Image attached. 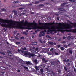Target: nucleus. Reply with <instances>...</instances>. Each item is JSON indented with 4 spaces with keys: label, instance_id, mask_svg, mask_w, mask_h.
I'll return each mask as SVG.
<instances>
[{
    "label": "nucleus",
    "instance_id": "obj_1",
    "mask_svg": "<svg viewBox=\"0 0 76 76\" xmlns=\"http://www.w3.org/2000/svg\"><path fill=\"white\" fill-rule=\"evenodd\" d=\"M0 22L1 23H6L8 24L2 23L1 25L2 26L6 27V28H11V27L13 26H16L18 28L20 29H24V27H23V25L24 26H27V29H31V28H34L35 24L33 23H28L27 20L25 21L24 23V20H23L21 22H18L14 21L12 20H4L3 19H0Z\"/></svg>",
    "mask_w": 76,
    "mask_h": 76
},
{
    "label": "nucleus",
    "instance_id": "obj_2",
    "mask_svg": "<svg viewBox=\"0 0 76 76\" xmlns=\"http://www.w3.org/2000/svg\"><path fill=\"white\" fill-rule=\"evenodd\" d=\"M39 24L40 26L39 28H42L44 29H48V32H53L55 31L57 29L58 31H60L61 32L66 31L67 32V24L63 23H58L57 26L55 27L54 26H51V28L49 26V25L47 23H40L39 20Z\"/></svg>",
    "mask_w": 76,
    "mask_h": 76
},
{
    "label": "nucleus",
    "instance_id": "obj_3",
    "mask_svg": "<svg viewBox=\"0 0 76 76\" xmlns=\"http://www.w3.org/2000/svg\"><path fill=\"white\" fill-rule=\"evenodd\" d=\"M70 24H72V25H71L70 24H67V29H71L73 27H76V23H72L71 22H70Z\"/></svg>",
    "mask_w": 76,
    "mask_h": 76
},
{
    "label": "nucleus",
    "instance_id": "obj_4",
    "mask_svg": "<svg viewBox=\"0 0 76 76\" xmlns=\"http://www.w3.org/2000/svg\"><path fill=\"white\" fill-rule=\"evenodd\" d=\"M58 10H60V11L59 12V13L60 14H61V12H61V11H65V10H64L63 8H58Z\"/></svg>",
    "mask_w": 76,
    "mask_h": 76
},
{
    "label": "nucleus",
    "instance_id": "obj_5",
    "mask_svg": "<svg viewBox=\"0 0 76 76\" xmlns=\"http://www.w3.org/2000/svg\"><path fill=\"white\" fill-rule=\"evenodd\" d=\"M26 63L27 65H28V66H29L30 65H32V63L30 61H26Z\"/></svg>",
    "mask_w": 76,
    "mask_h": 76
},
{
    "label": "nucleus",
    "instance_id": "obj_6",
    "mask_svg": "<svg viewBox=\"0 0 76 76\" xmlns=\"http://www.w3.org/2000/svg\"><path fill=\"white\" fill-rule=\"evenodd\" d=\"M26 56L28 58H31V54L30 53H28Z\"/></svg>",
    "mask_w": 76,
    "mask_h": 76
},
{
    "label": "nucleus",
    "instance_id": "obj_7",
    "mask_svg": "<svg viewBox=\"0 0 76 76\" xmlns=\"http://www.w3.org/2000/svg\"><path fill=\"white\" fill-rule=\"evenodd\" d=\"M10 57H9V58L11 60H12L13 58H14V56H13L12 55H10Z\"/></svg>",
    "mask_w": 76,
    "mask_h": 76
},
{
    "label": "nucleus",
    "instance_id": "obj_8",
    "mask_svg": "<svg viewBox=\"0 0 76 76\" xmlns=\"http://www.w3.org/2000/svg\"><path fill=\"white\" fill-rule=\"evenodd\" d=\"M55 62L57 64H58V63H60V61H58V59H56V58H55Z\"/></svg>",
    "mask_w": 76,
    "mask_h": 76
},
{
    "label": "nucleus",
    "instance_id": "obj_9",
    "mask_svg": "<svg viewBox=\"0 0 76 76\" xmlns=\"http://www.w3.org/2000/svg\"><path fill=\"white\" fill-rule=\"evenodd\" d=\"M35 69H36V70L38 71V70H39V67L38 66H34Z\"/></svg>",
    "mask_w": 76,
    "mask_h": 76
},
{
    "label": "nucleus",
    "instance_id": "obj_10",
    "mask_svg": "<svg viewBox=\"0 0 76 76\" xmlns=\"http://www.w3.org/2000/svg\"><path fill=\"white\" fill-rule=\"evenodd\" d=\"M34 62L35 63V64H38V61L36 59L34 60Z\"/></svg>",
    "mask_w": 76,
    "mask_h": 76
},
{
    "label": "nucleus",
    "instance_id": "obj_11",
    "mask_svg": "<svg viewBox=\"0 0 76 76\" xmlns=\"http://www.w3.org/2000/svg\"><path fill=\"white\" fill-rule=\"evenodd\" d=\"M25 62V61H23L22 60H21V64H26V63Z\"/></svg>",
    "mask_w": 76,
    "mask_h": 76
},
{
    "label": "nucleus",
    "instance_id": "obj_12",
    "mask_svg": "<svg viewBox=\"0 0 76 76\" xmlns=\"http://www.w3.org/2000/svg\"><path fill=\"white\" fill-rule=\"evenodd\" d=\"M51 76H55V75L56 74H55V73L54 72H51Z\"/></svg>",
    "mask_w": 76,
    "mask_h": 76
},
{
    "label": "nucleus",
    "instance_id": "obj_13",
    "mask_svg": "<svg viewBox=\"0 0 76 76\" xmlns=\"http://www.w3.org/2000/svg\"><path fill=\"white\" fill-rule=\"evenodd\" d=\"M7 53H8V55L9 56H10V54H11V52L9 50H8L7 51Z\"/></svg>",
    "mask_w": 76,
    "mask_h": 76
},
{
    "label": "nucleus",
    "instance_id": "obj_14",
    "mask_svg": "<svg viewBox=\"0 0 76 76\" xmlns=\"http://www.w3.org/2000/svg\"><path fill=\"white\" fill-rule=\"evenodd\" d=\"M40 33L41 34H42V36H44L45 35V33H44V31H42L41 32H40Z\"/></svg>",
    "mask_w": 76,
    "mask_h": 76
},
{
    "label": "nucleus",
    "instance_id": "obj_15",
    "mask_svg": "<svg viewBox=\"0 0 76 76\" xmlns=\"http://www.w3.org/2000/svg\"><path fill=\"white\" fill-rule=\"evenodd\" d=\"M40 72H41V74H44V73H43V72H44V69H40Z\"/></svg>",
    "mask_w": 76,
    "mask_h": 76
},
{
    "label": "nucleus",
    "instance_id": "obj_16",
    "mask_svg": "<svg viewBox=\"0 0 76 76\" xmlns=\"http://www.w3.org/2000/svg\"><path fill=\"white\" fill-rule=\"evenodd\" d=\"M28 52L27 51H26L24 52V55H25V56H27V55H28Z\"/></svg>",
    "mask_w": 76,
    "mask_h": 76
},
{
    "label": "nucleus",
    "instance_id": "obj_17",
    "mask_svg": "<svg viewBox=\"0 0 76 76\" xmlns=\"http://www.w3.org/2000/svg\"><path fill=\"white\" fill-rule=\"evenodd\" d=\"M72 32L74 33H76V29H73L71 30Z\"/></svg>",
    "mask_w": 76,
    "mask_h": 76
},
{
    "label": "nucleus",
    "instance_id": "obj_18",
    "mask_svg": "<svg viewBox=\"0 0 76 76\" xmlns=\"http://www.w3.org/2000/svg\"><path fill=\"white\" fill-rule=\"evenodd\" d=\"M21 66L23 67L24 69H27V70H28V68L27 67L24 66L23 65H21Z\"/></svg>",
    "mask_w": 76,
    "mask_h": 76
},
{
    "label": "nucleus",
    "instance_id": "obj_19",
    "mask_svg": "<svg viewBox=\"0 0 76 76\" xmlns=\"http://www.w3.org/2000/svg\"><path fill=\"white\" fill-rule=\"evenodd\" d=\"M47 49H45L43 50V52L44 53H47Z\"/></svg>",
    "mask_w": 76,
    "mask_h": 76
},
{
    "label": "nucleus",
    "instance_id": "obj_20",
    "mask_svg": "<svg viewBox=\"0 0 76 76\" xmlns=\"http://www.w3.org/2000/svg\"><path fill=\"white\" fill-rule=\"evenodd\" d=\"M48 43L49 44H50V45H53L54 44V43L51 42H48Z\"/></svg>",
    "mask_w": 76,
    "mask_h": 76
},
{
    "label": "nucleus",
    "instance_id": "obj_21",
    "mask_svg": "<svg viewBox=\"0 0 76 76\" xmlns=\"http://www.w3.org/2000/svg\"><path fill=\"white\" fill-rule=\"evenodd\" d=\"M18 9L19 10H22L24 9V8H20Z\"/></svg>",
    "mask_w": 76,
    "mask_h": 76
},
{
    "label": "nucleus",
    "instance_id": "obj_22",
    "mask_svg": "<svg viewBox=\"0 0 76 76\" xmlns=\"http://www.w3.org/2000/svg\"><path fill=\"white\" fill-rule=\"evenodd\" d=\"M69 53H70V54H72L73 53V51L72 50H69Z\"/></svg>",
    "mask_w": 76,
    "mask_h": 76
},
{
    "label": "nucleus",
    "instance_id": "obj_23",
    "mask_svg": "<svg viewBox=\"0 0 76 76\" xmlns=\"http://www.w3.org/2000/svg\"><path fill=\"white\" fill-rule=\"evenodd\" d=\"M66 4V3H63V4H61V6H65V5Z\"/></svg>",
    "mask_w": 76,
    "mask_h": 76
},
{
    "label": "nucleus",
    "instance_id": "obj_24",
    "mask_svg": "<svg viewBox=\"0 0 76 76\" xmlns=\"http://www.w3.org/2000/svg\"><path fill=\"white\" fill-rule=\"evenodd\" d=\"M23 34L25 35H28V33H26L25 32H23Z\"/></svg>",
    "mask_w": 76,
    "mask_h": 76
},
{
    "label": "nucleus",
    "instance_id": "obj_25",
    "mask_svg": "<svg viewBox=\"0 0 76 76\" xmlns=\"http://www.w3.org/2000/svg\"><path fill=\"white\" fill-rule=\"evenodd\" d=\"M13 12L15 13V14L17 15V11H16V10L13 11Z\"/></svg>",
    "mask_w": 76,
    "mask_h": 76
},
{
    "label": "nucleus",
    "instance_id": "obj_26",
    "mask_svg": "<svg viewBox=\"0 0 76 76\" xmlns=\"http://www.w3.org/2000/svg\"><path fill=\"white\" fill-rule=\"evenodd\" d=\"M69 1L70 2H72V3H73L75 2V0H69Z\"/></svg>",
    "mask_w": 76,
    "mask_h": 76
},
{
    "label": "nucleus",
    "instance_id": "obj_27",
    "mask_svg": "<svg viewBox=\"0 0 76 76\" xmlns=\"http://www.w3.org/2000/svg\"><path fill=\"white\" fill-rule=\"evenodd\" d=\"M31 57H35L36 56V55H35V54H32L31 55Z\"/></svg>",
    "mask_w": 76,
    "mask_h": 76
},
{
    "label": "nucleus",
    "instance_id": "obj_28",
    "mask_svg": "<svg viewBox=\"0 0 76 76\" xmlns=\"http://www.w3.org/2000/svg\"><path fill=\"white\" fill-rule=\"evenodd\" d=\"M54 61H53V62H51V65H52V66L54 65Z\"/></svg>",
    "mask_w": 76,
    "mask_h": 76
},
{
    "label": "nucleus",
    "instance_id": "obj_29",
    "mask_svg": "<svg viewBox=\"0 0 76 76\" xmlns=\"http://www.w3.org/2000/svg\"><path fill=\"white\" fill-rule=\"evenodd\" d=\"M0 54H3V55H5V54L3 52H0Z\"/></svg>",
    "mask_w": 76,
    "mask_h": 76
},
{
    "label": "nucleus",
    "instance_id": "obj_30",
    "mask_svg": "<svg viewBox=\"0 0 76 76\" xmlns=\"http://www.w3.org/2000/svg\"><path fill=\"white\" fill-rule=\"evenodd\" d=\"M20 42H17L15 43V44H17V45H18V44H20Z\"/></svg>",
    "mask_w": 76,
    "mask_h": 76
},
{
    "label": "nucleus",
    "instance_id": "obj_31",
    "mask_svg": "<svg viewBox=\"0 0 76 76\" xmlns=\"http://www.w3.org/2000/svg\"><path fill=\"white\" fill-rule=\"evenodd\" d=\"M47 54L48 55H51L52 54V53L51 52H48Z\"/></svg>",
    "mask_w": 76,
    "mask_h": 76
},
{
    "label": "nucleus",
    "instance_id": "obj_32",
    "mask_svg": "<svg viewBox=\"0 0 76 76\" xmlns=\"http://www.w3.org/2000/svg\"><path fill=\"white\" fill-rule=\"evenodd\" d=\"M39 7H43V6H44V4L39 5Z\"/></svg>",
    "mask_w": 76,
    "mask_h": 76
},
{
    "label": "nucleus",
    "instance_id": "obj_33",
    "mask_svg": "<svg viewBox=\"0 0 76 76\" xmlns=\"http://www.w3.org/2000/svg\"><path fill=\"white\" fill-rule=\"evenodd\" d=\"M14 3H19L18 1H15L14 2Z\"/></svg>",
    "mask_w": 76,
    "mask_h": 76
},
{
    "label": "nucleus",
    "instance_id": "obj_34",
    "mask_svg": "<svg viewBox=\"0 0 76 76\" xmlns=\"http://www.w3.org/2000/svg\"><path fill=\"white\" fill-rule=\"evenodd\" d=\"M67 38L68 39H70L71 38V37H70V36H69Z\"/></svg>",
    "mask_w": 76,
    "mask_h": 76
},
{
    "label": "nucleus",
    "instance_id": "obj_35",
    "mask_svg": "<svg viewBox=\"0 0 76 76\" xmlns=\"http://www.w3.org/2000/svg\"><path fill=\"white\" fill-rule=\"evenodd\" d=\"M51 17H48L47 18V19H48V20H51Z\"/></svg>",
    "mask_w": 76,
    "mask_h": 76
},
{
    "label": "nucleus",
    "instance_id": "obj_36",
    "mask_svg": "<svg viewBox=\"0 0 76 76\" xmlns=\"http://www.w3.org/2000/svg\"><path fill=\"white\" fill-rule=\"evenodd\" d=\"M34 44L35 45H37V42H34Z\"/></svg>",
    "mask_w": 76,
    "mask_h": 76
},
{
    "label": "nucleus",
    "instance_id": "obj_37",
    "mask_svg": "<svg viewBox=\"0 0 76 76\" xmlns=\"http://www.w3.org/2000/svg\"><path fill=\"white\" fill-rule=\"evenodd\" d=\"M1 10H2V11H6V9L4 8L2 9Z\"/></svg>",
    "mask_w": 76,
    "mask_h": 76
},
{
    "label": "nucleus",
    "instance_id": "obj_38",
    "mask_svg": "<svg viewBox=\"0 0 76 76\" xmlns=\"http://www.w3.org/2000/svg\"><path fill=\"white\" fill-rule=\"evenodd\" d=\"M46 37H47V38H51V37L48 35L46 36Z\"/></svg>",
    "mask_w": 76,
    "mask_h": 76
},
{
    "label": "nucleus",
    "instance_id": "obj_39",
    "mask_svg": "<svg viewBox=\"0 0 76 76\" xmlns=\"http://www.w3.org/2000/svg\"><path fill=\"white\" fill-rule=\"evenodd\" d=\"M39 41L40 42H41V43H42V41H41V39H39Z\"/></svg>",
    "mask_w": 76,
    "mask_h": 76
},
{
    "label": "nucleus",
    "instance_id": "obj_40",
    "mask_svg": "<svg viewBox=\"0 0 76 76\" xmlns=\"http://www.w3.org/2000/svg\"><path fill=\"white\" fill-rule=\"evenodd\" d=\"M25 13H21V14H20V15L22 16L23 15H25Z\"/></svg>",
    "mask_w": 76,
    "mask_h": 76
},
{
    "label": "nucleus",
    "instance_id": "obj_41",
    "mask_svg": "<svg viewBox=\"0 0 76 76\" xmlns=\"http://www.w3.org/2000/svg\"><path fill=\"white\" fill-rule=\"evenodd\" d=\"M38 3H39V1H36L35 2V4H38Z\"/></svg>",
    "mask_w": 76,
    "mask_h": 76
},
{
    "label": "nucleus",
    "instance_id": "obj_42",
    "mask_svg": "<svg viewBox=\"0 0 76 76\" xmlns=\"http://www.w3.org/2000/svg\"><path fill=\"white\" fill-rule=\"evenodd\" d=\"M47 73H48V74L49 73H50V71H47Z\"/></svg>",
    "mask_w": 76,
    "mask_h": 76
},
{
    "label": "nucleus",
    "instance_id": "obj_43",
    "mask_svg": "<svg viewBox=\"0 0 76 76\" xmlns=\"http://www.w3.org/2000/svg\"><path fill=\"white\" fill-rule=\"evenodd\" d=\"M54 50V49L53 48H52L50 50V51H53Z\"/></svg>",
    "mask_w": 76,
    "mask_h": 76
},
{
    "label": "nucleus",
    "instance_id": "obj_44",
    "mask_svg": "<svg viewBox=\"0 0 76 76\" xmlns=\"http://www.w3.org/2000/svg\"><path fill=\"white\" fill-rule=\"evenodd\" d=\"M14 37L15 38V39H17V40H18V39H19L18 38L16 37L15 36H14Z\"/></svg>",
    "mask_w": 76,
    "mask_h": 76
},
{
    "label": "nucleus",
    "instance_id": "obj_45",
    "mask_svg": "<svg viewBox=\"0 0 76 76\" xmlns=\"http://www.w3.org/2000/svg\"><path fill=\"white\" fill-rule=\"evenodd\" d=\"M51 53H52V54H55V53H54V52H53V51H51Z\"/></svg>",
    "mask_w": 76,
    "mask_h": 76
},
{
    "label": "nucleus",
    "instance_id": "obj_46",
    "mask_svg": "<svg viewBox=\"0 0 76 76\" xmlns=\"http://www.w3.org/2000/svg\"><path fill=\"white\" fill-rule=\"evenodd\" d=\"M61 50H62V51H63V50H64V48H63L62 47L61 48Z\"/></svg>",
    "mask_w": 76,
    "mask_h": 76
},
{
    "label": "nucleus",
    "instance_id": "obj_47",
    "mask_svg": "<svg viewBox=\"0 0 76 76\" xmlns=\"http://www.w3.org/2000/svg\"><path fill=\"white\" fill-rule=\"evenodd\" d=\"M74 71L75 72V73H76V68H74Z\"/></svg>",
    "mask_w": 76,
    "mask_h": 76
},
{
    "label": "nucleus",
    "instance_id": "obj_48",
    "mask_svg": "<svg viewBox=\"0 0 76 76\" xmlns=\"http://www.w3.org/2000/svg\"><path fill=\"white\" fill-rule=\"evenodd\" d=\"M64 69L66 71H67V68L65 66L64 67Z\"/></svg>",
    "mask_w": 76,
    "mask_h": 76
},
{
    "label": "nucleus",
    "instance_id": "obj_49",
    "mask_svg": "<svg viewBox=\"0 0 76 76\" xmlns=\"http://www.w3.org/2000/svg\"><path fill=\"white\" fill-rule=\"evenodd\" d=\"M55 55H58V54L57 53L55 52Z\"/></svg>",
    "mask_w": 76,
    "mask_h": 76
},
{
    "label": "nucleus",
    "instance_id": "obj_50",
    "mask_svg": "<svg viewBox=\"0 0 76 76\" xmlns=\"http://www.w3.org/2000/svg\"><path fill=\"white\" fill-rule=\"evenodd\" d=\"M39 37H41V34H39Z\"/></svg>",
    "mask_w": 76,
    "mask_h": 76
},
{
    "label": "nucleus",
    "instance_id": "obj_51",
    "mask_svg": "<svg viewBox=\"0 0 76 76\" xmlns=\"http://www.w3.org/2000/svg\"><path fill=\"white\" fill-rule=\"evenodd\" d=\"M55 15H56V16H58V14H57V13H55Z\"/></svg>",
    "mask_w": 76,
    "mask_h": 76
},
{
    "label": "nucleus",
    "instance_id": "obj_52",
    "mask_svg": "<svg viewBox=\"0 0 76 76\" xmlns=\"http://www.w3.org/2000/svg\"><path fill=\"white\" fill-rule=\"evenodd\" d=\"M13 17L12 16V15H10V18H12V17Z\"/></svg>",
    "mask_w": 76,
    "mask_h": 76
},
{
    "label": "nucleus",
    "instance_id": "obj_53",
    "mask_svg": "<svg viewBox=\"0 0 76 76\" xmlns=\"http://www.w3.org/2000/svg\"><path fill=\"white\" fill-rule=\"evenodd\" d=\"M45 4H47V5H48V4H49V3H45Z\"/></svg>",
    "mask_w": 76,
    "mask_h": 76
},
{
    "label": "nucleus",
    "instance_id": "obj_54",
    "mask_svg": "<svg viewBox=\"0 0 76 76\" xmlns=\"http://www.w3.org/2000/svg\"><path fill=\"white\" fill-rule=\"evenodd\" d=\"M18 52H20L21 51V50L18 49Z\"/></svg>",
    "mask_w": 76,
    "mask_h": 76
},
{
    "label": "nucleus",
    "instance_id": "obj_55",
    "mask_svg": "<svg viewBox=\"0 0 76 76\" xmlns=\"http://www.w3.org/2000/svg\"><path fill=\"white\" fill-rule=\"evenodd\" d=\"M36 51H37V50H38V48H37L35 49Z\"/></svg>",
    "mask_w": 76,
    "mask_h": 76
},
{
    "label": "nucleus",
    "instance_id": "obj_56",
    "mask_svg": "<svg viewBox=\"0 0 76 76\" xmlns=\"http://www.w3.org/2000/svg\"><path fill=\"white\" fill-rule=\"evenodd\" d=\"M71 45V44H69L68 45V47H70V45Z\"/></svg>",
    "mask_w": 76,
    "mask_h": 76
},
{
    "label": "nucleus",
    "instance_id": "obj_57",
    "mask_svg": "<svg viewBox=\"0 0 76 76\" xmlns=\"http://www.w3.org/2000/svg\"><path fill=\"white\" fill-rule=\"evenodd\" d=\"M21 39H24V37H22L21 38Z\"/></svg>",
    "mask_w": 76,
    "mask_h": 76
},
{
    "label": "nucleus",
    "instance_id": "obj_58",
    "mask_svg": "<svg viewBox=\"0 0 76 76\" xmlns=\"http://www.w3.org/2000/svg\"><path fill=\"white\" fill-rule=\"evenodd\" d=\"M68 66H70V63H68Z\"/></svg>",
    "mask_w": 76,
    "mask_h": 76
},
{
    "label": "nucleus",
    "instance_id": "obj_59",
    "mask_svg": "<svg viewBox=\"0 0 76 76\" xmlns=\"http://www.w3.org/2000/svg\"><path fill=\"white\" fill-rule=\"evenodd\" d=\"M63 39H66V37L65 36H64L63 37Z\"/></svg>",
    "mask_w": 76,
    "mask_h": 76
},
{
    "label": "nucleus",
    "instance_id": "obj_60",
    "mask_svg": "<svg viewBox=\"0 0 76 76\" xmlns=\"http://www.w3.org/2000/svg\"><path fill=\"white\" fill-rule=\"evenodd\" d=\"M64 47H65V48H67V45H64Z\"/></svg>",
    "mask_w": 76,
    "mask_h": 76
},
{
    "label": "nucleus",
    "instance_id": "obj_61",
    "mask_svg": "<svg viewBox=\"0 0 76 76\" xmlns=\"http://www.w3.org/2000/svg\"><path fill=\"white\" fill-rule=\"evenodd\" d=\"M44 1V0H39V1Z\"/></svg>",
    "mask_w": 76,
    "mask_h": 76
},
{
    "label": "nucleus",
    "instance_id": "obj_62",
    "mask_svg": "<svg viewBox=\"0 0 76 76\" xmlns=\"http://www.w3.org/2000/svg\"><path fill=\"white\" fill-rule=\"evenodd\" d=\"M24 50H26V48H24L23 49Z\"/></svg>",
    "mask_w": 76,
    "mask_h": 76
},
{
    "label": "nucleus",
    "instance_id": "obj_63",
    "mask_svg": "<svg viewBox=\"0 0 76 76\" xmlns=\"http://www.w3.org/2000/svg\"><path fill=\"white\" fill-rule=\"evenodd\" d=\"M57 19L58 20H59V17H58L57 18Z\"/></svg>",
    "mask_w": 76,
    "mask_h": 76
},
{
    "label": "nucleus",
    "instance_id": "obj_64",
    "mask_svg": "<svg viewBox=\"0 0 76 76\" xmlns=\"http://www.w3.org/2000/svg\"><path fill=\"white\" fill-rule=\"evenodd\" d=\"M64 62H66L67 61L66 60H64Z\"/></svg>",
    "mask_w": 76,
    "mask_h": 76
}]
</instances>
